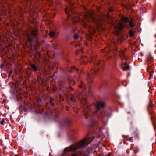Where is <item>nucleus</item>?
<instances>
[{"mask_svg":"<svg viewBox=\"0 0 156 156\" xmlns=\"http://www.w3.org/2000/svg\"><path fill=\"white\" fill-rule=\"evenodd\" d=\"M30 65L34 71L36 72L37 70L38 67L35 65L31 64Z\"/></svg>","mask_w":156,"mask_h":156,"instance_id":"f8f14e48","label":"nucleus"},{"mask_svg":"<svg viewBox=\"0 0 156 156\" xmlns=\"http://www.w3.org/2000/svg\"><path fill=\"white\" fill-rule=\"evenodd\" d=\"M88 60V58L86 57H82L80 60V62L81 64H86V61Z\"/></svg>","mask_w":156,"mask_h":156,"instance_id":"9b49d317","label":"nucleus"},{"mask_svg":"<svg viewBox=\"0 0 156 156\" xmlns=\"http://www.w3.org/2000/svg\"><path fill=\"white\" fill-rule=\"evenodd\" d=\"M129 20L128 18L123 17L121 19V21L119 22L115 26H114L116 29L115 32L117 34H119L120 31L124 27V24L122 21H123L125 23H127L129 22Z\"/></svg>","mask_w":156,"mask_h":156,"instance_id":"39448f33","label":"nucleus"},{"mask_svg":"<svg viewBox=\"0 0 156 156\" xmlns=\"http://www.w3.org/2000/svg\"><path fill=\"white\" fill-rule=\"evenodd\" d=\"M131 140V138H130L129 139V140Z\"/></svg>","mask_w":156,"mask_h":156,"instance_id":"7c9ffc66","label":"nucleus"},{"mask_svg":"<svg viewBox=\"0 0 156 156\" xmlns=\"http://www.w3.org/2000/svg\"><path fill=\"white\" fill-rule=\"evenodd\" d=\"M69 88L71 91H72L73 90V89L71 87H70Z\"/></svg>","mask_w":156,"mask_h":156,"instance_id":"a878e982","label":"nucleus"},{"mask_svg":"<svg viewBox=\"0 0 156 156\" xmlns=\"http://www.w3.org/2000/svg\"><path fill=\"white\" fill-rule=\"evenodd\" d=\"M4 120L3 119H2L1 121L0 122V124L2 125L4 124Z\"/></svg>","mask_w":156,"mask_h":156,"instance_id":"4be33fe9","label":"nucleus"},{"mask_svg":"<svg viewBox=\"0 0 156 156\" xmlns=\"http://www.w3.org/2000/svg\"><path fill=\"white\" fill-rule=\"evenodd\" d=\"M49 35L51 37H53L54 36L55 33L53 32L50 31L49 33Z\"/></svg>","mask_w":156,"mask_h":156,"instance_id":"2eb2a0df","label":"nucleus"},{"mask_svg":"<svg viewBox=\"0 0 156 156\" xmlns=\"http://www.w3.org/2000/svg\"><path fill=\"white\" fill-rule=\"evenodd\" d=\"M38 9H37L34 10L35 12H34V10L33 9H31L30 11V18L29 20H31L32 19H33L34 18V16L37 11Z\"/></svg>","mask_w":156,"mask_h":156,"instance_id":"6e6552de","label":"nucleus"},{"mask_svg":"<svg viewBox=\"0 0 156 156\" xmlns=\"http://www.w3.org/2000/svg\"><path fill=\"white\" fill-rule=\"evenodd\" d=\"M92 81V79L89 76L87 79V87L85 85V84L83 82H81V85L80 86V87L83 88V91L82 93L80 94L78 96V98L81 100L80 105H82L84 108V111L86 113L85 115V117L86 118L87 115L85 109L86 108L88 109V108L87 102V100L86 96L84 95H83V93H85L84 90H86L87 87L88 88V91L89 92L90 87L91 86Z\"/></svg>","mask_w":156,"mask_h":156,"instance_id":"7ed1b4c3","label":"nucleus"},{"mask_svg":"<svg viewBox=\"0 0 156 156\" xmlns=\"http://www.w3.org/2000/svg\"><path fill=\"white\" fill-rule=\"evenodd\" d=\"M31 35L33 38H36L37 36V30L35 28L32 30L31 32Z\"/></svg>","mask_w":156,"mask_h":156,"instance_id":"1a4fd4ad","label":"nucleus"},{"mask_svg":"<svg viewBox=\"0 0 156 156\" xmlns=\"http://www.w3.org/2000/svg\"><path fill=\"white\" fill-rule=\"evenodd\" d=\"M94 61L95 63H94V69H93V73L96 75H98L102 72V66L103 64L101 63V61H96V60L94 58H91V62H93Z\"/></svg>","mask_w":156,"mask_h":156,"instance_id":"20e7f679","label":"nucleus"},{"mask_svg":"<svg viewBox=\"0 0 156 156\" xmlns=\"http://www.w3.org/2000/svg\"><path fill=\"white\" fill-rule=\"evenodd\" d=\"M70 99L71 101H74V100L73 99V96H72V97L70 98Z\"/></svg>","mask_w":156,"mask_h":156,"instance_id":"b1692460","label":"nucleus"},{"mask_svg":"<svg viewBox=\"0 0 156 156\" xmlns=\"http://www.w3.org/2000/svg\"><path fill=\"white\" fill-rule=\"evenodd\" d=\"M72 69H75L77 71L78 70V69L76 68L75 67L73 66L71 67Z\"/></svg>","mask_w":156,"mask_h":156,"instance_id":"aec40b11","label":"nucleus"},{"mask_svg":"<svg viewBox=\"0 0 156 156\" xmlns=\"http://www.w3.org/2000/svg\"><path fill=\"white\" fill-rule=\"evenodd\" d=\"M129 25L130 27L133 28L134 26V20L132 19H131L128 22Z\"/></svg>","mask_w":156,"mask_h":156,"instance_id":"ddd939ff","label":"nucleus"},{"mask_svg":"<svg viewBox=\"0 0 156 156\" xmlns=\"http://www.w3.org/2000/svg\"><path fill=\"white\" fill-rule=\"evenodd\" d=\"M151 76V74H150V76Z\"/></svg>","mask_w":156,"mask_h":156,"instance_id":"2f4dec72","label":"nucleus"},{"mask_svg":"<svg viewBox=\"0 0 156 156\" xmlns=\"http://www.w3.org/2000/svg\"><path fill=\"white\" fill-rule=\"evenodd\" d=\"M73 31H75V30L74 29H73Z\"/></svg>","mask_w":156,"mask_h":156,"instance_id":"473e14b6","label":"nucleus"},{"mask_svg":"<svg viewBox=\"0 0 156 156\" xmlns=\"http://www.w3.org/2000/svg\"><path fill=\"white\" fill-rule=\"evenodd\" d=\"M121 65L122 66H124V67L123 68V69L124 71H126L129 69V67L127 63L124 61H122L121 63Z\"/></svg>","mask_w":156,"mask_h":156,"instance_id":"9d476101","label":"nucleus"},{"mask_svg":"<svg viewBox=\"0 0 156 156\" xmlns=\"http://www.w3.org/2000/svg\"><path fill=\"white\" fill-rule=\"evenodd\" d=\"M119 55L120 56H123L124 58H125V57L124 55V51L122 50L119 52Z\"/></svg>","mask_w":156,"mask_h":156,"instance_id":"dca6fc26","label":"nucleus"},{"mask_svg":"<svg viewBox=\"0 0 156 156\" xmlns=\"http://www.w3.org/2000/svg\"><path fill=\"white\" fill-rule=\"evenodd\" d=\"M1 14H1V13H0V16L1 15Z\"/></svg>","mask_w":156,"mask_h":156,"instance_id":"72a5a7b5","label":"nucleus"},{"mask_svg":"<svg viewBox=\"0 0 156 156\" xmlns=\"http://www.w3.org/2000/svg\"><path fill=\"white\" fill-rule=\"evenodd\" d=\"M78 37H79V36H78V35H75L74 36V37L75 39H77V38H78Z\"/></svg>","mask_w":156,"mask_h":156,"instance_id":"412c9836","label":"nucleus"},{"mask_svg":"<svg viewBox=\"0 0 156 156\" xmlns=\"http://www.w3.org/2000/svg\"><path fill=\"white\" fill-rule=\"evenodd\" d=\"M48 2L49 3H50V4H51L52 3L51 0H48Z\"/></svg>","mask_w":156,"mask_h":156,"instance_id":"393cba45","label":"nucleus"},{"mask_svg":"<svg viewBox=\"0 0 156 156\" xmlns=\"http://www.w3.org/2000/svg\"><path fill=\"white\" fill-rule=\"evenodd\" d=\"M69 83H70V84H71V85H73L75 83V82L74 81V80H72L71 81H70Z\"/></svg>","mask_w":156,"mask_h":156,"instance_id":"6ab92c4d","label":"nucleus"},{"mask_svg":"<svg viewBox=\"0 0 156 156\" xmlns=\"http://www.w3.org/2000/svg\"><path fill=\"white\" fill-rule=\"evenodd\" d=\"M105 102L101 100L99 101H97L96 104L97 110L96 112L97 114H100L102 115V113L101 112L100 109L104 107L105 106Z\"/></svg>","mask_w":156,"mask_h":156,"instance_id":"423d86ee","label":"nucleus"},{"mask_svg":"<svg viewBox=\"0 0 156 156\" xmlns=\"http://www.w3.org/2000/svg\"><path fill=\"white\" fill-rule=\"evenodd\" d=\"M38 55L39 58H40V55L39 54H38Z\"/></svg>","mask_w":156,"mask_h":156,"instance_id":"c756f323","label":"nucleus"},{"mask_svg":"<svg viewBox=\"0 0 156 156\" xmlns=\"http://www.w3.org/2000/svg\"><path fill=\"white\" fill-rule=\"evenodd\" d=\"M65 12L66 13L68 14L69 12L74 13L75 12L73 4L72 3L69 6V8H66L65 9Z\"/></svg>","mask_w":156,"mask_h":156,"instance_id":"0eeeda50","label":"nucleus"},{"mask_svg":"<svg viewBox=\"0 0 156 156\" xmlns=\"http://www.w3.org/2000/svg\"><path fill=\"white\" fill-rule=\"evenodd\" d=\"M70 122H71V121L70 120H69L68 121V123L69 124V123H70Z\"/></svg>","mask_w":156,"mask_h":156,"instance_id":"c85d7f7f","label":"nucleus"},{"mask_svg":"<svg viewBox=\"0 0 156 156\" xmlns=\"http://www.w3.org/2000/svg\"><path fill=\"white\" fill-rule=\"evenodd\" d=\"M77 30L78 31H79V30L78 29H77Z\"/></svg>","mask_w":156,"mask_h":156,"instance_id":"f704fd0d","label":"nucleus"},{"mask_svg":"<svg viewBox=\"0 0 156 156\" xmlns=\"http://www.w3.org/2000/svg\"><path fill=\"white\" fill-rule=\"evenodd\" d=\"M59 95H60V98L62 96V95H61V94L60 93V91H59Z\"/></svg>","mask_w":156,"mask_h":156,"instance_id":"bb28decb","label":"nucleus"},{"mask_svg":"<svg viewBox=\"0 0 156 156\" xmlns=\"http://www.w3.org/2000/svg\"><path fill=\"white\" fill-rule=\"evenodd\" d=\"M86 145L87 140L86 138H84L78 143L65 148L64 149V151L65 152H74V153L71 156H88L90 151H87L84 152L82 151L83 148Z\"/></svg>","mask_w":156,"mask_h":156,"instance_id":"f03ea898","label":"nucleus"},{"mask_svg":"<svg viewBox=\"0 0 156 156\" xmlns=\"http://www.w3.org/2000/svg\"><path fill=\"white\" fill-rule=\"evenodd\" d=\"M32 39L31 38L30 36H29V35H28V41H29L30 42H31L32 41Z\"/></svg>","mask_w":156,"mask_h":156,"instance_id":"a211bd4d","label":"nucleus"},{"mask_svg":"<svg viewBox=\"0 0 156 156\" xmlns=\"http://www.w3.org/2000/svg\"><path fill=\"white\" fill-rule=\"evenodd\" d=\"M94 14V12L93 11L91 12L87 13L83 17L82 15L79 14H76L73 16V21L77 23L80 22L84 27L89 28V31L91 34H94L95 33V27L94 28L90 26V19L92 22L95 23L97 27H100L102 25L103 22L106 20V19L108 18V16L101 14L98 20L93 16Z\"/></svg>","mask_w":156,"mask_h":156,"instance_id":"f257e3e1","label":"nucleus"},{"mask_svg":"<svg viewBox=\"0 0 156 156\" xmlns=\"http://www.w3.org/2000/svg\"><path fill=\"white\" fill-rule=\"evenodd\" d=\"M147 60L148 62H152L153 61V58H150V59L148 58H147Z\"/></svg>","mask_w":156,"mask_h":156,"instance_id":"f3484780","label":"nucleus"},{"mask_svg":"<svg viewBox=\"0 0 156 156\" xmlns=\"http://www.w3.org/2000/svg\"><path fill=\"white\" fill-rule=\"evenodd\" d=\"M134 34V32L132 30H130L129 32V35L130 37H133Z\"/></svg>","mask_w":156,"mask_h":156,"instance_id":"4468645a","label":"nucleus"},{"mask_svg":"<svg viewBox=\"0 0 156 156\" xmlns=\"http://www.w3.org/2000/svg\"><path fill=\"white\" fill-rule=\"evenodd\" d=\"M65 0L66 2H69L70 0Z\"/></svg>","mask_w":156,"mask_h":156,"instance_id":"cd10ccee","label":"nucleus"},{"mask_svg":"<svg viewBox=\"0 0 156 156\" xmlns=\"http://www.w3.org/2000/svg\"><path fill=\"white\" fill-rule=\"evenodd\" d=\"M112 11H113V9L112 8L109 9H108V12H112Z\"/></svg>","mask_w":156,"mask_h":156,"instance_id":"5701e85b","label":"nucleus"}]
</instances>
